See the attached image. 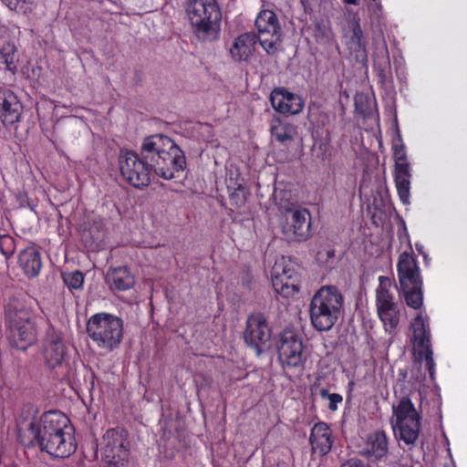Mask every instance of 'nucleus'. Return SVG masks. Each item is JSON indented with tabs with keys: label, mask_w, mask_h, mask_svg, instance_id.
<instances>
[{
	"label": "nucleus",
	"mask_w": 467,
	"mask_h": 467,
	"mask_svg": "<svg viewBox=\"0 0 467 467\" xmlns=\"http://www.w3.org/2000/svg\"><path fill=\"white\" fill-rule=\"evenodd\" d=\"M119 171L123 179L137 189L147 187L153 171L164 180H171L186 168V158L181 148L168 136L156 134L144 139L140 154L121 151Z\"/></svg>",
	"instance_id": "obj_1"
},
{
	"label": "nucleus",
	"mask_w": 467,
	"mask_h": 467,
	"mask_svg": "<svg viewBox=\"0 0 467 467\" xmlns=\"http://www.w3.org/2000/svg\"><path fill=\"white\" fill-rule=\"evenodd\" d=\"M344 313V296L335 285H323L309 304L312 327L318 332H328Z\"/></svg>",
	"instance_id": "obj_2"
},
{
	"label": "nucleus",
	"mask_w": 467,
	"mask_h": 467,
	"mask_svg": "<svg viewBox=\"0 0 467 467\" xmlns=\"http://www.w3.org/2000/svg\"><path fill=\"white\" fill-rule=\"evenodd\" d=\"M5 324L6 338L12 348L26 351L37 341V327L32 314L19 302L7 304Z\"/></svg>",
	"instance_id": "obj_3"
},
{
	"label": "nucleus",
	"mask_w": 467,
	"mask_h": 467,
	"mask_svg": "<svg viewBox=\"0 0 467 467\" xmlns=\"http://www.w3.org/2000/svg\"><path fill=\"white\" fill-rule=\"evenodd\" d=\"M187 11L192 33L199 41L219 39L222 12L217 0H191Z\"/></svg>",
	"instance_id": "obj_4"
},
{
	"label": "nucleus",
	"mask_w": 467,
	"mask_h": 467,
	"mask_svg": "<svg viewBox=\"0 0 467 467\" xmlns=\"http://www.w3.org/2000/svg\"><path fill=\"white\" fill-rule=\"evenodd\" d=\"M86 330L93 343L105 352L116 349L123 338V320L112 314L100 312L92 315Z\"/></svg>",
	"instance_id": "obj_5"
},
{
	"label": "nucleus",
	"mask_w": 467,
	"mask_h": 467,
	"mask_svg": "<svg viewBox=\"0 0 467 467\" xmlns=\"http://www.w3.org/2000/svg\"><path fill=\"white\" fill-rule=\"evenodd\" d=\"M398 279L406 304L420 309L423 304V281L418 261L412 253L400 254L397 264Z\"/></svg>",
	"instance_id": "obj_6"
},
{
	"label": "nucleus",
	"mask_w": 467,
	"mask_h": 467,
	"mask_svg": "<svg viewBox=\"0 0 467 467\" xmlns=\"http://www.w3.org/2000/svg\"><path fill=\"white\" fill-rule=\"evenodd\" d=\"M72 427L69 419L60 411L49 410L40 418H33L26 428L18 430V441L26 448L36 447L40 438L50 436Z\"/></svg>",
	"instance_id": "obj_7"
},
{
	"label": "nucleus",
	"mask_w": 467,
	"mask_h": 467,
	"mask_svg": "<svg viewBox=\"0 0 467 467\" xmlns=\"http://www.w3.org/2000/svg\"><path fill=\"white\" fill-rule=\"evenodd\" d=\"M278 359L283 368H302L306 360L301 335L292 327H285L275 343Z\"/></svg>",
	"instance_id": "obj_8"
},
{
	"label": "nucleus",
	"mask_w": 467,
	"mask_h": 467,
	"mask_svg": "<svg viewBox=\"0 0 467 467\" xmlns=\"http://www.w3.org/2000/svg\"><path fill=\"white\" fill-rule=\"evenodd\" d=\"M393 414L400 439L407 445H413L419 438L421 416L410 398L402 397L393 407Z\"/></svg>",
	"instance_id": "obj_9"
},
{
	"label": "nucleus",
	"mask_w": 467,
	"mask_h": 467,
	"mask_svg": "<svg viewBox=\"0 0 467 467\" xmlns=\"http://www.w3.org/2000/svg\"><path fill=\"white\" fill-rule=\"evenodd\" d=\"M299 270L300 266L289 257L281 256L276 259L271 270L275 291L285 297L298 293L301 279Z\"/></svg>",
	"instance_id": "obj_10"
},
{
	"label": "nucleus",
	"mask_w": 467,
	"mask_h": 467,
	"mask_svg": "<svg viewBox=\"0 0 467 467\" xmlns=\"http://www.w3.org/2000/svg\"><path fill=\"white\" fill-rule=\"evenodd\" d=\"M376 289V308L385 331L393 334L400 323V306L390 293L391 282L389 277L379 276Z\"/></svg>",
	"instance_id": "obj_11"
},
{
	"label": "nucleus",
	"mask_w": 467,
	"mask_h": 467,
	"mask_svg": "<svg viewBox=\"0 0 467 467\" xmlns=\"http://www.w3.org/2000/svg\"><path fill=\"white\" fill-rule=\"evenodd\" d=\"M413 331V340L416 348L417 358L420 361L425 360L426 368L431 380L435 379V362L431 341V331L429 325L425 323L421 314H418L410 324Z\"/></svg>",
	"instance_id": "obj_12"
},
{
	"label": "nucleus",
	"mask_w": 467,
	"mask_h": 467,
	"mask_svg": "<svg viewBox=\"0 0 467 467\" xmlns=\"http://www.w3.org/2000/svg\"><path fill=\"white\" fill-rule=\"evenodd\" d=\"M128 431L123 428L109 429L103 435L104 455L109 463L118 464L129 456Z\"/></svg>",
	"instance_id": "obj_13"
},
{
	"label": "nucleus",
	"mask_w": 467,
	"mask_h": 467,
	"mask_svg": "<svg viewBox=\"0 0 467 467\" xmlns=\"http://www.w3.org/2000/svg\"><path fill=\"white\" fill-rule=\"evenodd\" d=\"M67 348L60 332L53 327L47 329L42 342L41 354L44 365L48 369L62 366L67 356Z\"/></svg>",
	"instance_id": "obj_14"
},
{
	"label": "nucleus",
	"mask_w": 467,
	"mask_h": 467,
	"mask_svg": "<svg viewBox=\"0 0 467 467\" xmlns=\"http://www.w3.org/2000/svg\"><path fill=\"white\" fill-rule=\"evenodd\" d=\"M36 446L55 458L69 457L77 448L74 429L69 427L50 438H40L39 442H36Z\"/></svg>",
	"instance_id": "obj_15"
},
{
	"label": "nucleus",
	"mask_w": 467,
	"mask_h": 467,
	"mask_svg": "<svg viewBox=\"0 0 467 467\" xmlns=\"http://www.w3.org/2000/svg\"><path fill=\"white\" fill-rule=\"evenodd\" d=\"M311 228V216L306 209L291 211L282 225V233L288 242H301L307 239Z\"/></svg>",
	"instance_id": "obj_16"
},
{
	"label": "nucleus",
	"mask_w": 467,
	"mask_h": 467,
	"mask_svg": "<svg viewBox=\"0 0 467 467\" xmlns=\"http://www.w3.org/2000/svg\"><path fill=\"white\" fill-rule=\"evenodd\" d=\"M24 107L14 91L0 88V121L4 127H11L21 121Z\"/></svg>",
	"instance_id": "obj_17"
},
{
	"label": "nucleus",
	"mask_w": 467,
	"mask_h": 467,
	"mask_svg": "<svg viewBox=\"0 0 467 467\" xmlns=\"http://www.w3.org/2000/svg\"><path fill=\"white\" fill-rule=\"evenodd\" d=\"M270 102L274 109L283 115L299 114L304 108L303 99L285 88H275L270 94Z\"/></svg>",
	"instance_id": "obj_18"
},
{
	"label": "nucleus",
	"mask_w": 467,
	"mask_h": 467,
	"mask_svg": "<svg viewBox=\"0 0 467 467\" xmlns=\"http://www.w3.org/2000/svg\"><path fill=\"white\" fill-rule=\"evenodd\" d=\"M309 443L313 454L327 455L334 444V437L329 425L324 421L315 423L310 431Z\"/></svg>",
	"instance_id": "obj_19"
},
{
	"label": "nucleus",
	"mask_w": 467,
	"mask_h": 467,
	"mask_svg": "<svg viewBox=\"0 0 467 467\" xmlns=\"http://www.w3.org/2000/svg\"><path fill=\"white\" fill-rule=\"evenodd\" d=\"M389 441L384 431H375L369 433L362 447L361 454L368 461L379 462L387 457Z\"/></svg>",
	"instance_id": "obj_20"
},
{
	"label": "nucleus",
	"mask_w": 467,
	"mask_h": 467,
	"mask_svg": "<svg viewBox=\"0 0 467 467\" xmlns=\"http://www.w3.org/2000/svg\"><path fill=\"white\" fill-rule=\"evenodd\" d=\"M257 44L263 47L259 35L254 32L244 33L234 39L230 55L235 61H246L255 52Z\"/></svg>",
	"instance_id": "obj_21"
},
{
	"label": "nucleus",
	"mask_w": 467,
	"mask_h": 467,
	"mask_svg": "<svg viewBox=\"0 0 467 467\" xmlns=\"http://www.w3.org/2000/svg\"><path fill=\"white\" fill-rule=\"evenodd\" d=\"M270 134L273 142L288 148L297 135V127L287 119L274 117L270 122Z\"/></svg>",
	"instance_id": "obj_22"
},
{
	"label": "nucleus",
	"mask_w": 467,
	"mask_h": 467,
	"mask_svg": "<svg viewBox=\"0 0 467 467\" xmlns=\"http://www.w3.org/2000/svg\"><path fill=\"white\" fill-rule=\"evenodd\" d=\"M265 35H270V38H265V51L275 54L282 43V29L276 15L271 10L265 9Z\"/></svg>",
	"instance_id": "obj_23"
},
{
	"label": "nucleus",
	"mask_w": 467,
	"mask_h": 467,
	"mask_svg": "<svg viewBox=\"0 0 467 467\" xmlns=\"http://www.w3.org/2000/svg\"><path fill=\"white\" fill-rule=\"evenodd\" d=\"M245 343L254 349L256 355L262 352L261 343L263 340V314H251L246 321V327L244 332Z\"/></svg>",
	"instance_id": "obj_24"
},
{
	"label": "nucleus",
	"mask_w": 467,
	"mask_h": 467,
	"mask_svg": "<svg viewBox=\"0 0 467 467\" xmlns=\"http://www.w3.org/2000/svg\"><path fill=\"white\" fill-rule=\"evenodd\" d=\"M106 282L111 291H127L135 285V277L127 266H119L108 271Z\"/></svg>",
	"instance_id": "obj_25"
},
{
	"label": "nucleus",
	"mask_w": 467,
	"mask_h": 467,
	"mask_svg": "<svg viewBox=\"0 0 467 467\" xmlns=\"http://www.w3.org/2000/svg\"><path fill=\"white\" fill-rule=\"evenodd\" d=\"M18 264L25 275L33 278L39 275L42 268V259L36 246H28L20 252Z\"/></svg>",
	"instance_id": "obj_26"
},
{
	"label": "nucleus",
	"mask_w": 467,
	"mask_h": 467,
	"mask_svg": "<svg viewBox=\"0 0 467 467\" xmlns=\"http://www.w3.org/2000/svg\"><path fill=\"white\" fill-rule=\"evenodd\" d=\"M349 48L352 49L356 53H359V55H356L357 57H360L361 62L367 64L368 62V52H367V45L368 42L364 36L361 26L360 19L358 17L354 16L352 20L349 22Z\"/></svg>",
	"instance_id": "obj_27"
},
{
	"label": "nucleus",
	"mask_w": 467,
	"mask_h": 467,
	"mask_svg": "<svg viewBox=\"0 0 467 467\" xmlns=\"http://www.w3.org/2000/svg\"><path fill=\"white\" fill-rule=\"evenodd\" d=\"M244 180L237 174L236 178L226 179V186L231 205L240 208L244 205L248 195V190L244 186Z\"/></svg>",
	"instance_id": "obj_28"
},
{
	"label": "nucleus",
	"mask_w": 467,
	"mask_h": 467,
	"mask_svg": "<svg viewBox=\"0 0 467 467\" xmlns=\"http://www.w3.org/2000/svg\"><path fill=\"white\" fill-rule=\"evenodd\" d=\"M373 68L381 84H385L391 76L389 50L385 41L382 48L375 54Z\"/></svg>",
	"instance_id": "obj_29"
},
{
	"label": "nucleus",
	"mask_w": 467,
	"mask_h": 467,
	"mask_svg": "<svg viewBox=\"0 0 467 467\" xmlns=\"http://www.w3.org/2000/svg\"><path fill=\"white\" fill-rule=\"evenodd\" d=\"M410 168L406 169L400 166L399 169H394V181L397 192L403 204L410 203Z\"/></svg>",
	"instance_id": "obj_30"
},
{
	"label": "nucleus",
	"mask_w": 467,
	"mask_h": 467,
	"mask_svg": "<svg viewBox=\"0 0 467 467\" xmlns=\"http://www.w3.org/2000/svg\"><path fill=\"white\" fill-rule=\"evenodd\" d=\"M0 62L5 66V69L15 75L17 71V48L15 44L7 42L0 47Z\"/></svg>",
	"instance_id": "obj_31"
},
{
	"label": "nucleus",
	"mask_w": 467,
	"mask_h": 467,
	"mask_svg": "<svg viewBox=\"0 0 467 467\" xmlns=\"http://www.w3.org/2000/svg\"><path fill=\"white\" fill-rule=\"evenodd\" d=\"M63 283L73 292L74 290H81L84 285V275L81 271L65 272L61 275Z\"/></svg>",
	"instance_id": "obj_32"
},
{
	"label": "nucleus",
	"mask_w": 467,
	"mask_h": 467,
	"mask_svg": "<svg viewBox=\"0 0 467 467\" xmlns=\"http://www.w3.org/2000/svg\"><path fill=\"white\" fill-rule=\"evenodd\" d=\"M319 396L322 400H328L327 408L330 411H337L338 405L342 403L343 397L338 393H330L327 388H321L319 389Z\"/></svg>",
	"instance_id": "obj_33"
},
{
	"label": "nucleus",
	"mask_w": 467,
	"mask_h": 467,
	"mask_svg": "<svg viewBox=\"0 0 467 467\" xmlns=\"http://www.w3.org/2000/svg\"><path fill=\"white\" fill-rule=\"evenodd\" d=\"M89 233L94 242H101L106 234V227L101 217L93 219L92 224L89 227Z\"/></svg>",
	"instance_id": "obj_34"
},
{
	"label": "nucleus",
	"mask_w": 467,
	"mask_h": 467,
	"mask_svg": "<svg viewBox=\"0 0 467 467\" xmlns=\"http://www.w3.org/2000/svg\"><path fill=\"white\" fill-rule=\"evenodd\" d=\"M16 251V241L9 234H0V252L5 258H10Z\"/></svg>",
	"instance_id": "obj_35"
},
{
	"label": "nucleus",
	"mask_w": 467,
	"mask_h": 467,
	"mask_svg": "<svg viewBox=\"0 0 467 467\" xmlns=\"http://www.w3.org/2000/svg\"><path fill=\"white\" fill-rule=\"evenodd\" d=\"M393 158L395 161V169H399L400 166L406 169L410 168L405 147L403 145H395L393 147Z\"/></svg>",
	"instance_id": "obj_36"
},
{
	"label": "nucleus",
	"mask_w": 467,
	"mask_h": 467,
	"mask_svg": "<svg viewBox=\"0 0 467 467\" xmlns=\"http://www.w3.org/2000/svg\"><path fill=\"white\" fill-rule=\"evenodd\" d=\"M240 278L244 286L247 288L251 287V285L253 284V275L251 269L248 266L243 267L240 273Z\"/></svg>",
	"instance_id": "obj_37"
},
{
	"label": "nucleus",
	"mask_w": 467,
	"mask_h": 467,
	"mask_svg": "<svg viewBox=\"0 0 467 467\" xmlns=\"http://www.w3.org/2000/svg\"><path fill=\"white\" fill-rule=\"evenodd\" d=\"M340 467H369L358 459H349L344 462Z\"/></svg>",
	"instance_id": "obj_38"
},
{
	"label": "nucleus",
	"mask_w": 467,
	"mask_h": 467,
	"mask_svg": "<svg viewBox=\"0 0 467 467\" xmlns=\"http://www.w3.org/2000/svg\"><path fill=\"white\" fill-rule=\"evenodd\" d=\"M2 2L8 6L10 10L18 11L20 9V4H25L26 2L23 0H2Z\"/></svg>",
	"instance_id": "obj_39"
},
{
	"label": "nucleus",
	"mask_w": 467,
	"mask_h": 467,
	"mask_svg": "<svg viewBox=\"0 0 467 467\" xmlns=\"http://www.w3.org/2000/svg\"><path fill=\"white\" fill-rule=\"evenodd\" d=\"M272 467H294V464L293 462L288 460V461H278L274 466Z\"/></svg>",
	"instance_id": "obj_40"
},
{
	"label": "nucleus",
	"mask_w": 467,
	"mask_h": 467,
	"mask_svg": "<svg viewBox=\"0 0 467 467\" xmlns=\"http://www.w3.org/2000/svg\"><path fill=\"white\" fill-rule=\"evenodd\" d=\"M261 19H263V9H261L258 12L257 16H256V20H255V26H257V29H258L259 33L263 32V29L260 27V25H259V22H260Z\"/></svg>",
	"instance_id": "obj_41"
},
{
	"label": "nucleus",
	"mask_w": 467,
	"mask_h": 467,
	"mask_svg": "<svg viewBox=\"0 0 467 467\" xmlns=\"http://www.w3.org/2000/svg\"><path fill=\"white\" fill-rule=\"evenodd\" d=\"M345 4L358 5L360 4V0H342Z\"/></svg>",
	"instance_id": "obj_42"
},
{
	"label": "nucleus",
	"mask_w": 467,
	"mask_h": 467,
	"mask_svg": "<svg viewBox=\"0 0 467 467\" xmlns=\"http://www.w3.org/2000/svg\"><path fill=\"white\" fill-rule=\"evenodd\" d=\"M327 257H328V258L334 257V255H335V251H334V250H331V249H330V250H327Z\"/></svg>",
	"instance_id": "obj_43"
},
{
	"label": "nucleus",
	"mask_w": 467,
	"mask_h": 467,
	"mask_svg": "<svg viewBox=\"0 0 467 467\" xmlns=\"http://www.w3.org/2000/svg\"><path fill=\"white\" fill-rule=\"evenodd\" d=\"M355 105H356V108H357L358 110L363 111V109L359 106V102H358V98L355 99Z\"/></svg>",
	"instance_id": "obj_44"
},
{
	"label": "nucleus",
	"mask_w": 467,
	"mask_h": 467,
	"mask_svg": "<svg viewBox=\"0 0 467 467\" xmlns=\"http://www.w3.org/2000/svg\"><path fill=\"white\" fill-rule=\"evenodd\" d=\"M273 195H274L275 200L276 201L278 199V192H277L276 189H275Z\"/></svg>",
	"instance_id": "obj_45"
},
{
	"label": "nucleus",
	"mask_w": 467,
	"mask_h": 467,
	"mask_svg": "<svg viewBox=\"0 0 467 467\" xmlns=\"http://www.w3.org/2000/svg\"><path fill=\"white\" fill-rule=\"evenodd\" d=\"M422 245H420V244H416V249L420 252V253H422Z\"/></svg>",
	"instance_id": "obj_46"
},
{
	"label": "nucleus",
	"mask_w": 467,
	"mask_h": 467,
	"mask_svg": "<svg viewBox=\"0 0 467 467\" xmlns=\"http://www.w3.org/2000/svg\"><path fill=\"white\" fill-rule=\"evenodd\" d=\"M444 467H450V466H444Z\"/></svg>",
	"instance_id": "obj_47"
}]
</instances>
